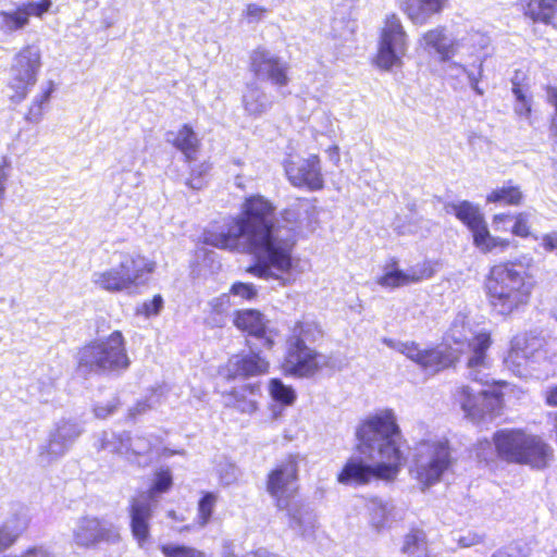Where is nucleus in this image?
Instances as JSON below:
<instances>
[{"mask_svg": "<svg viewBox=\"0 0 557 557\" xmlns=\"http://www.w3.org/2000/svg\"><path fill=\"white\" fill-rule=\"evenodd\" d=\"M275 208L264 197L245 199L239 215L227 216L219 226L205 233L207 245L225 250H239L244 244L258 261L245 273L261 280H278L283 285L295 281L296 262L293 256L296 240L280 235L274 221Z\"/></svg>", "mask_w": 557, "mask_h": 557, "instance_id": "f257e3e1", "label": "nucleus"}, {"mask_svg": "<svg viewBox=\"0 0 557 557\" xmlns=\"http://www.w3.org/2000/svg\"><path fill=\"white\" fill-rule=\"evenodd\" d=\"M536 286L537 280L531 264L511 259L488 268L482 290L491 311L503 319H509L531 305Z\"/></svg>", "mask_w": 557, "mask_h": 557, "instance_id": "f03ea898", "label": "nucleus"}, {"mask_svg": "<svg viewBox=\"0 0 557 557\" xmlns=\"http://www.w3.org/2000/svg\"><path fill=\"white\" fill-rule=\"evenodd\" d=\"M494 457L490 451V443H479L476 455L480 462L491 467L496 460L507 463L525 466L532 470H545L554 460V448L543 435L527 428H504L492 434Z\"/></svg>", "mask_w": 557, "mask_h": 557, "instance_id": "7ed1b4c3", "label": "nucleus"}, {"mask_svg": "<svg viewBox=\"0 0 557 557\" xmlns=\"http://www.w3.org/2000/svg\"><path fill=\"white\" fill-rule=\"evenodd\" d=\"M311 323L296 321L286 336V347L278 369L283 376L302 380L313 379L323 370V355L308 343L314 342Z\"/></svg>", "mask_w": 557, "mask_h": 557, "instance_id": "20e7f679", "label": "nucleus"}, {"mask_svg": "<svg viewBox=\"0 0 557 557\" xmlns=\"http://www.w3.org/2000/svg\"><path fill=\"white\" fill-rule=\"evenodd\" d=\"M76 368L84 376L125 371L131 360L121 331H113L103 339H94L78 349Z\"/></svg>", "mask_w": 557, "mask_h": 557, "instance_id": "39448f33", "label": "nucleus"}, {"mask_svg": "<svg viewBox=\"0 0 557 557\" xmlns=\"http://www.w3.org/2000/svg\"><path fill=\"white\" fill-rule=\"evenodd\" d=\"M299 458L296 454H287L267 473L264 486L272 497L277 510L295 518L299 513L298 494Z\"/></svg>", "mask_w": 557, "mask_h": 557, "instance_id": "423d86ee", "label": "nucleus"}, {"mask_svg": "<svg viewBox=\"0 0 557 557\" xmlns=\"http://www.w3.org/2000/svg\"><path fill=\"white\" fill-rule=\"evenodd\" d=\"M156 264L138 253H122L120 263L96 274L95 284L109 293H121L143 285Z\"/></svg>", "mask_w": 557, "mask_h": 557, "instance_id": "0eeeda50", "label": "nucleus"}, {"mask_svg": "<svg viewBox=\"0 0 557 557\" xmlns=\"http://www.w3.org/2000/svg\"><path fill=\"white\" fill-rule=\"evenodd\" d=\"M508 386L506 381H493L483 391L473 393L469 386L462 385L454 393V399L468 418L475 421L492 420L504 412L505 389Z\"/></svg>", "mask_w": 557, "mask_h": 557, "instance_id": "6e6552de", "label": "nucleus"}, {"mask_svg": "<svg viewBox=\"0 0 557 557\" xmlns=\"http://www.w3.org/2000/svg\"><path fill=\"white\" fill-rule=\"evenodd\" d=\"M418 449L410 472L426 488L437 483L451 467V448L448 440H423Z\"/></svg>", "mask_w": 557, "mask_h": 557, "instance_id": "1a4fd4ad", "label": "nucleus"}, {"mask_svg": "<svg viewBox=\"0 0 557 557\" xmlns=\"http://www.w3.org/2000/svg\"><path fill=\"white\" fill-rule=\"evenodd\" d=\"M467 333L468 329L462 323L454 324L449 329V343H451L455 364L465 360L470 370L487 367V351L493 344L491 332H476L471 337Z\"/></svg>", "mask_w": 557, "mask_h": 557, "instance_id": "9d476101", "label": "nucleus"}, {"mask_svg": "<svg viewBox=\"0 0 557 557\" xmlns=\"http://www.w3.org/2000/svg\"><path fill=\"white\" fill-rule=\"evenodd\" d=\"M449 208L458 221H460L472 235V243L482 253L505 251L510 246V240L493 236L488 230L484 214L480 207L468 200L450 203Z\"/></svg>", "mask_w": 557, "mask_h": 557, "instance_id": "9b49d317", "label": "nucleus"}, {"mask_svg": "<svg viewBox=\"0 0 557 557\" xmlns=\"http://www.w3.org/2000/svg\"><path fill=\"white\" fill-rule=\"evenodd\" d=\"M41 65V51L35 45H25L14 54L8 83L13 102H21L27 98L38 81Z\"/></svg>", "mask_w": 557, "mask_h": 557, "instance_id": "f8f14e48", "label": "nucleus"}, {"mask_svg": "<svg viewBox=\"0 0 557 557\" xmlns=\"http://www.w3.org/2000/svg\"><path fill=\"white\" fill-rule=\"evenodd\" d=\"M407 46V34L399 17L395 13L388 14L380 32L377 50L372 60L373 64L383 71L401 66V59L406 54Z\"/></svg>", "mask_w": 557, "mask_h": 557, "instance_id": "ddd939ff", "label": "nucleus"}, {"mask_svg": "<svg viewBox=\"0 0 557 557\" xmlns=\"http://www.w3.org/2000/svg\"><path fill=\"white\" fill-rule=\"evenodd\" d=\"M283 169L287 181L295 188L321 191L325 187L322 160L317 153L307 157L288 154L283 161Z\"/></svg>", "mask_w": 557, "mask_h": 557, "instance_id": "4468645a", "label": "nucleus"}, {"mask_svg": "<svg viewBox=\"0 0 557 557\" xmlns=\"http://www.w3.org/2000/svg\"><path fill=\"white\" fill-rule=\"evenodd\" d=\"M399 351L430 374L456 368L449 331L438 345L421 348L414 342H407L400 345Z\"/></svg>", "mask_w": 557, "mask_h": 557, "instance_id": "2eb2a0df", "label": "nucleus"}, {"mask_svg": "<svg viewBox=\"0 0 557 557\" xmlns=\"http://www.w3.org/2000/svg\"><path fill=\"white\" fill-rule=\"evenodd\" d=\"M360 445L370 447L374 441L403 438L401 430L393 409L375 412L361 421L356 432Z\"/></svg>", "mask_w": 557, "mask_h": 557, "instance_id": "dca6fc26", "label": "nucleus"}, {"mask_svg": "<svg viewBox=\"0 0 557 557\" xmlns=\"http://www.w3.org/2000/svg\"><path fill=\"white\" fill-rule=\"evenodd\" d=\"M249 70L257 78L264 79L277 88L286 87L290 82L289 65L264 47L252 50Z\"/></svg>", "mask_w": 557, "mask_h": 557, "instance_id": "f3484780", "label": "nucleus"}, {"mask_svg": "<svg viewBox=\"0 0 557 557\" xmlns=\"http://www.w3.org/2000/svg\"><path fill=\"white\" fill-rule=\"evenodd\" d=\"M232 322L243 334L260 339L264 349H274L277 332L269 329L268 320L259 309H236L232 314Z\"/></svg>", "mask_w": 557, "mask_h": 557, "instance_id": "a211bd4d", "label": "nucleus"}, {"mask_svg": "<svg viewBox=\"0 0 557 557\" xmlns=\"http://www.w3.org/2000/svg\"><path fill=\"white\" fill-rule=\"evenodd\" d=\"M270 370V361L257 351L232 355L220 368V374L226 381L250 379L265 375Z\"/></svg>", "mask_w": 557, "mask_h": 557, "instance_id": "6ab92c4d", "label": "nucleus"}, {"mask_svg": "<svg viewBox=\"0 0 557 557\" xmlns=\"http://www.w3.org/2000/svg\"><path fill=\"white\" fill-rule=\"evenodd\" d=\"M52 7L51 0L26 1L12 11H0V30L13 33L23 29L29 24L32 16L42 18Z\"/></svg>", "mask_w": 557, "mask_h": 557, "instance_id": "aec40b11", "label": "nucleus"}, {"mask_svg": "<svg viewBox=\"0 0 557 557\" xmlns=\"http://www.w3.org/2000/svg\"><path fill=\"white\" fill-rule=\"evenodd\" d=\"M403 442H406L404 437L380 442L377 454L381 461L374 466L381 481L392 482L398 476L406 462V455L401 450Z\"/></svg>", "mask_w": 557, "mask_h": 557, "instance_id": "412c9836", "label": "nucleus"}, {"mask_svg": "<svg viewBox=\"0 0 557 557\" xmlns=\"http://www.w3.org/2000/svg\"><path fill=\"white\" fill-rule=\"evenodd\" d=\"M539 348V339L535 336L528 333L517 334L510 341L505 363L518 375H523Z\"/></svg>", "mask_w": 557, "mask_h": 557, "instance_id": "4be33fe9", "label": "nucleus"}, {"mask_svg": "<svg viewBox=\"0 0 557 557\" xmlns=\"http://www.w3.org/2000/svg\"><path fill=\"white\" fill-rule=\"evenodd\" d=\"M373 480H380L375 466L357 457L348 458L336 474V481L345 486H364Z\"/></svg>", "mask_w": 557, "mask_h": 557, "instance_id": "5701e85b", "label": "nucleus"}, {"mask_svg": "<svg viewBox=\"0 0 557 557\" xmlns=\"http://www.w3.org/2000/svg\"><path fill=\"white\" fill-rule=\"evenodd\" d=\"M128 515L132 535L138 545L143 546L150 540L153 507L148 500L134 497L129 502Z\"/></svg>", "mask_w": 557, "mask_h": 557, "instance_id": "b1692460", "label": "nucleus"}, {"mask_svg": "<svg viewBox=\"0 0 557 557\" xmlns=\"http://www.w3.org/2000/svg\"><path fill=\"white\" fill-rule=\"evenodd\" d=\"M449 0H400L399 9L414 25H424L431 16L441 14Z\"/></svg>", "mask_w": 557, "mask_h": 557, "instance_id": "393cba45", "label": "nucleus"}, {"mask_svg": "<svg viewBox=\"0 0 557 557\" xmlns=\"http://www.w3.org/2000/svg\"><path fill=\"white\" fill-rule=\"evenodd\" d=\"M517 5L531 22L557 29V0H518Z\"/></svg>", "mask_w": 557, "mask_h": 557, "instance_id": "a878e982", "label": "nucleus"}, {"mask_svg": "<svg viewBox=\"0 0 557 557\" xmlns=\"http://www.w3.org/2000/svg\"><path fill=\"white\" fill-rule=\"evenodd\" d=\"M524 198L521 185L513 180H508L502 186L493 188L486 195L485 201L500 207H521Z\"/></svg>", "mask_w": 557, "mask_h": 557, "instance_id": "bb28decb", "label": "nucleus"}, {"mask_svg": "<svg viewBox=\"0 0 557 557\" xmlns=\"http://www.w3.org/2000/svg\"><path fill=\"white\" fill-rule=\"evenodd\" d=\"M173 138L169 143L183 153L186 162L197 159L201 149V140L189 124H183L176 133H171Z\"/></svg>", "mask_w": 557, "mask_h": 557, "instance_id": "cd10ccee", "label": "nucleus"}, {"mask_svg": "<svg viewBox=\"0 0 557 557\" xmlns=\"http://www.w3.org/2000/svg\"><path fill=\"white\" fill-rule=\"evenodd\" d=\"M511 220H513V224L510 232L513 236L528 238L531 235V224L529 215L525 212H518L515 214L502 212L494 214L492 218V222L496 231H505L506 228L504 225Z\"/></svg>", "mask_w": 557, "mask_h": 557, "instance_id": "c85d7f7f", "label": "nucleus"}, {"mask_svg": "<svg viewBox=\"0 0 557 557\" xmlns=\"http://www.w3.org/2000/svg\"><path fill=\"white\" fill-rule=\"evenodd\" d=\"M218 503V494L214 492H201V495L197 502V515L191 525H185L182 531H190L194 528H205L208 525L214 513V509Z\"/></svg>", "mask_w": 557, "mask_h": 557, "instance_id": "c756f323", "label": "nucleus"}, {"mask_svg": "<svg viewBox=\"0 0 557 557\" xmlns=\"http://www.w3.org/2000/svg\"><path fill=\"white\" fill-rule=\"evenodd\" d=\"M106 537V531L101 527L100 520L84 519L74 533V539L77 545L89 547L97 544Z\"/></svg>", "mask_w": 557, "mask_h": 557, "instance_id": "7c9ffc66", "label": "nucleus"}, {"mask_svg": "<svg viewBox=\"0 0 557 557\" xmlns=\"http://www.w3.org/2000/svg\"><path fill=\"white\" fill-rule=\"evenodd\" d=\"M376 283L382 287L392 289L411 284L408 272L398 268V260L396 258L388 260L386 270L377 277Z\"/></svg>", "mask_w": 557, "mask_h": 557, "instance_id": "2f4dec72", "label": "nucleus"}, {"mask_svg": "<svg viewBox=\"0 0 557 557\" xmlns=\"http://www.w3.org/2000/svg\"><path fill=\"white\" fill-rule=\"evenodd\" d=\"M268 391L270 397L283 407L294 405L297 399L295 389L290 385L285 384L278 377H272L269 380Z\"/></svg>", "mask_w": 557, "mask_h": 557, "instance_id": "473e14b6", "label": "nucleus"}, {"mask_svg": "<svg viewBox=\"0 0 557 557\" xmlns=\"http://www.w3.org/2000/svg\"><path fill=\"white\" fill-rule=\"evenodd\" d=\"M420 550L424 552V555L418 557H431L428 550L425 532L422 529L412 528L404 535L401 552L407 555H414Z\"/></svg>", "mask_w": 557, "mask_h": 557, "instance_id": "72a5a7b5", "label": "nucleus"}, {"mask_svg": "<svg viewBox=\"0 0 557 557\" xmlns=\"http://www.w3.org/2000/svg\"><path fill=\"white\" fill-rule=\"evenodd\" d=\"M228 296L223 294L219 297L213 298L209 304V312L207 315V322L214 327H222L224 325V318L230 308Z\"/></svg>", "mask_w": 557, "mask_h": 557, "instance_id": "f704fd0d", "label": "nucleus"}, {"mask_svg": "<svg viewBox=\"0 0 557 557\" xmlns=\"http://www.w3.org/2000/svg\"><path fill=\"white\" fill-rule=\"evenodd\" d=\"M53 91V83L49 82L47 88H45L29 104L25 119L28 122H38L44 114V106L47 103Z\"/></svg>", "mask_w": 557, "mask_h": 557, "instance_id": "c9c22d12", "label": "nucleus"}, {"mask_svg": "<svg viewBox=\"0 0 557 557\" xmlns=\"http://www.w3.org/2000/svg\"><path fill=\"white\" fill-rule=\"evenodd\" d=\"M411 284L432 278L436 273V262L423 260L407 271Z\"/></svg>", "mask_w": 557, "mask_h": 557, "instance_id": "e433bc0d", "label": "nucleus"}, {"mask_svg": "<svg viewBox=\"0 0 557 557\" xmlns=\"http://www.w3.org/2000/svg\"><path fill=\"white\" fill-rule=\"evenodd\" d=\"M160 550L164 557H212L205 550L187 545L163 544Z\"/></svg>", "mask_w": 557, "mask_h": 557, "instance_id": "4c0bfd02", "label": "nucleus"}, {"mask_svg": "<svg viewBox=\"0 0 557 557\" xmlns=\"http://www.w3.org/2000/svg\"><path fill=\"white\" fill-rule=\"evenodd\" d=\"M173 486V475L169 468H162L156 471L153 482L150 485L149 495H158L169 492Z\"/></svg>", "mask_w": 557, "mask_h": 557, "instance_id": "58836bf2", "label": "nucleus"}, {"mask_svg": "<svg viewBox=\"0 0 557 557\" xmlns=\"http://www.w3.org/2000/svg\"><path fill=\"white\" fill-rule=\"evenodd\" d=\"M366 509L372 519L383 520L387 517V504L377 496H370L366 498Z\"/></svg>", "mask_w": 557, "mask_h": 557, "instance_id": "ea45409f", "label": "nucleus"}, {"mask_svg": "<svg viewBox=\"0 0 557 557\" xmlns=\"http://www.w3.org/2000/svg\"><path fill=\"white\" fill-rule=\"evenodd\" d=\"M230 294L240 297L243 300L251 301L257 298L258 290L252 283L237 281L231 285Z\"/></svg>", "mask_w": 557, "mask_h": 557, "instance_id": "a19ab883", "label": "nucleus"}, {"mask_svg": "<svg viewBox=\"0 0 557 557\" xmlns=\"http://www.w3.org/2000/svg\"><path fill=\"white\" fill-rule=\"evenodd\" d=\"M163 307V298L161 295L157 294L152 297L151 300L143 302L138 309L137 313L144 315L146 318L157 315L161 311Z\"/></svg>", "mask_w": 557, "mask_h": 557, "instance_id": "79ce46f5", "label": "nucleus"}, {"mask_svg": "<svg viewBox=\"0 0 557 557\" xmlns=\"http://www.w3.org/2000/svg\"><path fill=\"white\" fill-rule=\"evenodd\" d=\"M209 170L210 164L207 162L191 168L186 184L191 188L200 189L205 185L202 176L207 174Z\"/></svg>", "mask_w": 557, "mask_h": 557, "instance_id": "37998d69", "label": "nucleus"}, {"mask_svg": "<svg viewBox=\"0 0 557 557\" xmlns=\"http://www.w3.org/2000/svg\"><path fill=\"white\" fill-rule=\"evenodd\" d=\"M512 85V92L519 102L518 112L520 114L530 115L532 111L530 97L527 96L518 82H513Z\"/></svg>", "mask_w": 557, "mask_h": 557, "instance_id": "c03bdc74", "label": "nucleus"}, {"mask_svg": "<svg viewBox=\"0 0 557 557\" xmlns=\"http://www.w3.org/2000/svg\"><path fill=\"white\" fill-rule=\"evenodd\" d=\"M422 40L426 47L436 50L443 42H445L444 28L437 27L425 32L422 35Z\"/></svg>", "mask_w": 557, "mask_h": 557, "instance_id": "a18cd8bd", "label": "nucleus"}, {"mask_svg": "<svg viewBox=\"0 0 557 557\" xmlns=\"http://www.w3.org/2000/svg\"><path fill=\"white\" fill-rule=\"evenodd\" d=\"M547 102L554 108V114L549 119L548 128L552 135L557 136V87L546 88Z\"/></svg>", "mask_w": 557, "mask_h": 557, "instance_id": "49530a36", "label": "nucleus"}, {"mask_svg": "<svg viewBox=\"0 0 557 557\" xmlns=\"http://www.w3.org/2000/svg\"><path fill=\"white\" fill-rule=\"evenodd\" d=\"M21 533L12 532L5 524L0 525V553L11 548L20 539Z\"/></svg>", "mask_w": 557, "mask_h": 557, "instance_id": "de8ad7c7", "label": "nucleus"}, {"mask_svg": "<svg viewBox=\"0 0 557 557\" xmlns=\"http://www.w3.org/2000/svg\"><path fill=\"white\" fill-rule=\"evenodd\" d=\"M267 13L268 9L265 7H261L256 3H249L244 10V17L249 23L259 22L265 16Z\"/></svg>", "mask_w": 557, "mask_h": 557, "instance_id": "09e8293b", "label": "nucleus"}, {"mask_svg": "<svg viewBox=\"0 0 557 557\" xmlns=\"http://www.w3.org/2000/svg\"><path fill=\"white\" fill-rule=\"evenodd\" d=\"M541 245L548 252L557 249V233L544 234L541 238Z\"/></svg>", "mask_w": 557, "mask_h": 557, "instance_id": "8fccbe9b", "label": "nucleus"}, {"mask_svg": "<svg viewBox=\"0 0 557 557\" xmlns=\"http://www.w3.org/2000/svg\"><path fill=\"white\" fill-rule=\"evenodd\" d=\"M543 399L546 406L557 408V384L543 393Z\"/></svg>", "mask_w": 557, "mask_h": 557, "instance_id": "3c124183", "label": "nucleus"}, {"mask_svg": "<svg viewBox=\"0 0 557 557\" xmlns=\"http://www.w3.org/2000/svg\"><path fill=\"white\" fill-rule=\"evenodd\" d=\"M436 52H438L443 61H447L455 55L456 49L453 44H446L445 41L436 49Z\"/></svg>", "mask_w": 557, "mask_h": 557, "instance_id": "603ef678", "label": "nucleus"}, {"mask_svg": "<svg viewBox=\"0 0 557 557\" xmlns=\"http://www.w3.org/2000/svg\"><path fill=\"white\" fill-rule=\"evenodd\" d=\"M222 557H244V556H242L237 552L236 546L232 542H225L223 544Z\"/></svg>", "mask_w": 557, "mask_h": 557, "instance_id": "864d4df0", "label": "nucleus"}, {"mask_svg": "<svg viewBox=\"0 0 557 557\" xmlns=\"http://www.w3.org/2000/svg\"><path fill=\"white\" fill-rule=\"evenodd\" d=\"M330 160L337 166L341 162V152L337 145H332L326 149Z\"/></svg>", "mask_w": 557, "mask_h": 557, "instance_id": "5fc2aeb1", "label": "nucleus"}, {"mask_svg": "<svg viewBox=\"0 0 557 557\" xmlns=\"http://www.w3.org/2000/svg\"><path fill=\"white\" fill-rule=\"evenodd\" d=\"M245 391H248L251 394H256L260 392V385L259 384H247L244 386Z\"/></svg>", "mask_w": 557, "mask_h": 557, "instance_id": "6e6d98bb", "label": "nucleus"}, {"mask_svg": "<svg viewBox=\"0 0 557 557\" xmlns=\"http://www.w3.org/2000/svg\"><path fill=\"white\" fill-rule=\"evenodd\" d=\"M491 557H512V555L507 553L504 548H500L494 552Z\"/></svg>", "mask_w": 557, "mask_h": 557, "instance_id": "4d7b16f0", "label": "nucleus"}, {"mask_svg": "<svg viewBox=\"0 0 557 557\" xmlns=\"http://www.w3.org/2000/svg\"><path fill=\"white\" fill-rule=\"evenodd\" d=\"M168 516H169L172 520H174V521H180V522H182V521H184V520H185V519H184V517H182V516H177V513H176L174 510H170V511L168 512Z\"/></svg>", "mask_w": 557, "mask_h": 557, "instance_id": "13d9d810", "label": "nucleus"}, {"mask_svg": "<svg viewBox=\"0 0 557 557\" xmlns=\"http://www.w3.org/2000/svg\"><path fill=\"white\" fill-rule=\"evenodd\" d=\"M245 107H246V109H248V110H252V111H255V112H261V111L263 110V106H262V104L260 106V108H259V109H252V108L250 107V103H249L247 100H245Z\"/></svg>", "mask_w": 557, "mask_h": 557, "instance_id": "bf43d9fd", "label": "nucleus"}, {"mask_svg": "<svg viewBox=\"0 0 557 557\" xmlns=\"http://www.w3.org/2000/svg\"><path fill=\"white\" fill-rule=\"evenodd\" d=\"M247 408H248V410H249V411H255V410H257V408H258L257 403H256V401H249V403L247 404Z\"/></svg>", "mask_w": 557, "mask_h": 557, "instance_id": "052dcab7", "label": "nucleus"}, {"mask_svg": "<svg viewBox=\"0 0 557 557\" xmlns=\"http://www.w3.org/2000/svg\"><path fill=\"white\" fill-rule=\"evenodd\" d=\"M4 184L2 181H0V199L3 197L4 195Z\"/></svg>", "mask_w": 557, "mask_h": 557, "instance_id": "680f3d73", "label": "nucleus"}, {"mask_svg": "<svg viewBox=\"0 0 557 557\" xmlns=\"http://www.w3.org/2000/svg\"><path fill=\"white\" fill-rule=\"evenodd\" d=\"M459 543H460L462 546H469V545H471V543L465 542V539H460V540H459Z\"/></svg>", "mask_w": 557, "mask_h": 557, "instance_id": "e2e57ef3", "label": "nucleus"}, {"mask_svg": "<svg viewBox=\"0 0 557 557\" xmlns=\"http://www.w3.org/2000/svg\"><path fill=\"white\" fill-rule=\"evenodd\" d=\"M552 557H557V547L553 550Z\"/></svg>", "mask_w": 557, "mask_h": 557, "instance_id": "0e129e2a", "label": "nucleus"}]
</instances>
